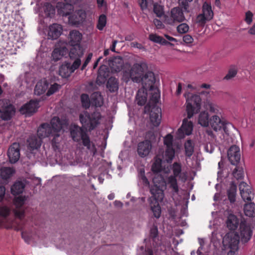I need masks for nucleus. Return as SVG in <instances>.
I'll list each match as a JSON object with an SVG mask.
<instances>
[{
  "instance_id": "1",
  "label": "nucleus",
  "mask_w": 255,
  "mask_h": 255,
  "mask_svg": "<svg viewBox=\"0 0 255 255\" xmlns=\"http://www.w3.org/2000/svg\"><path fill=\"white\" fill-rule=\"evenodd\" d=\"M67 124V121L60 119L58 117H54L50 121V124L45 123L42 124L38 128L37 134L42 137H51V145L54 150L59 147L61 140V131L62 128Z\"/></svg>"
},
{
  "instance_id": "2",
  "label": "nucleus",
  "mask_w": 255,
  "mask_h": 255,
  "mask_svg": "<svg viewBox=\"0 0 255 255\" xmlns=\"http://www.w3.org/2000/svg\"><path fill=\"white\" fill-rule=\"evenodd\" d=\"M87 129L84 127H80L74 124L71 125L69 130L70 135L73 141L78 142L82 140V144L88 150L95 153L96 149L94 144L90 140Z\"/></svg>"
},
{
  "instance_id": "3",
  "label": "nucleus",
  "mask_w": 255,
  "mask_h": 255,
  "mask_svg": "<svg viewBox=\"0 0 255 255\" xmlns=\"http://www.w3.org/2000/svg\"><path fill=\"white\" fill-rule=\"evenodd\" d=\"M102 115L100 112L95 111L92 113L84 111L79 115V120L83 127L90 131L95 129L100 124Z\"/></svg>"
},
{
  "instance_id": "4",
  "label": "nucleus",
  "mask_w": 255,
  "mask_h": 255,
  "mask_svg": "<svg viewBox=\"0 0 255 255\" xmlns=\"http://www.w3.org/2000/svg\"><path fill=\"white\" fill-rule=\"evenodd\" d=\"M186 100V112L187 118H191L194 114L198 113L201 108V99L198 95H192L189 92L184 93Z\"/></svg>"
},
{
  "instance_id": "5",
  "label": "nucleus",
  "mask_w": 255,
  "mask_h": 255,
  "mask_svg": "<svg viewBox=\"0 0 255 255\" xmlns=\"http://www.w3.org/2000/svg\"><path fill=\"white\" fill-rule=\"evenodd\" d=\"M214 17V12L211 4L206 1L202 6V12L196 18V23L199 26H204L207 22L210 21Z\"/></svg>"
},
{
  "instance_id": "6",
  "label": "nucleus",
  "mask_w": 255,
  "mask_h": 255,
  "mask_svg": "<svg viewBox=\"0 0 255 255\" xmlns=\"http://www.w3.org/2000/svg\"><path fill=\"white\" fill-rule=\"evenodd\" d=\"M253 230L251 224L245 220L242 221L240 224L239 237L243 243H248L251 239Z\"/></svg>"
},
{
  "instance_id": "7",
  "label": "nucleus",
  "mask_w": 255,
  "mask_h": 255,
  "mask_svg": "<svg viewBox=\"0 0 255 255\" xmlns=\"http://www.w3.org/2000/svg\"><path fill=\"white\" fill-rule=\"evenodd\" d=\"M145 110H150V121L154 127H158L161 122V109L157 106L150 107L149 104L145 106Z\"/></svg>"
},
{
  "instance_id": "8",
  "label": "nucleus",
  "mask_w": 255,
  "mask_h": 255,
  "mask_svg": "<svg viewBox=\"0 0 255 255\" xmlns=\"http://www.w3.org/2000/svg\"><path fill=\"white\" fill-rule=\"evenodd\" d=\"M139 83H142L143 88L146 90L152 91L154 89V85L155 82L154 74L151 71H148L142 75L141 77H138Z\"/></svg>"
},
{
  "instance_id": "9",
  "label": "nucleus",
  "mask_w": 255,
  "mask_h": 255,
  "mask_svg": "<svg viewBox=\"0 0 255 255\" xmlns=\"http://www.w3.org/2000/svg\"><path fill=\"white\" fill-rule=\"evenodd\" d=\"M39 108V101L31 100L21 107L19 112L22 115H26L30 116L36 113Z\"/></svg>"
},
{
  "instance_id": "10",
  "label": "nucleus",
  "mask_w": 255,
  "mask_h": 255,
  "mask_svg": "<svg viewBox=\"0 0 255 255\" xmlns=\"http://www.w3.org/2000/svg\"><path fill=\"white\" fill-rule=\"evenodd\" d=\"M170 16L171 19L167 20V23L170 25H173L175 22H181L185 19L182 9L179 7H175L171 9Z\"/></svg>"
},
{
  "instance_id": "11",
  "label": "nucleus",
  "mask_w": 255,
  "mask_h": 255,
  "mask_svg": "<svg viewBox=\"0 0 255 255\" xmlns=\"http://www.w3.org/2000/svg\"><path fill=\"white\" fill-rule=\"evenodd\" d=\"M193 123L185 119L183 120L182 125L177 132V135L179 138H183L185 135H189L191 134L193 130Z\"/></svg>"
},
{
  "instance_id": "12",
  "label": "nucleus",
  "mask_w": 255,
  "mask_h": 255,
  "mask_svg": "<svg viewBox=\"0 0 255 255\" xmlns=\"http://www.w3.org/2000/svg\"><path fill=\"white\" fill-rule=\"evenodd\" d=\"M151 148L152 144L150 140L145 139L138 143L137 147V154L141 157H145L149 154Z\"/></svg>"
},
{
  "instance_id": "13",
  "label": "nucleus",
  "mask_w": 255,
  "mask_h": 255,
  "mask_svg": "<svg viewBox=\"0 0 255 255\" xmlns=\"http://www.w3.org/2000/svg\"><path fill=\"white\" fill-rule=\"evenodd\" d=\"M228 157L231 163L237 165L240 160L241 153L239 146L234 145L231 146L228 151Z\"/></svg>"
},
{
  "instance_id": "14",
  "label": "nucleus",
  "mask_w": 255,
  "mask_h": 255,
  "mask_svg": "<svg viewBox=\"0 0 255 255\" xmlns=\"http://www.w3.org/2000/svg\"><path fill=\"white\" fill-rule=\"evenodd\" d=\"M7 156L9 162L11 163L16 162L20 157V148L18 143L14 142L9 147L7 151Z\"/></svg>"
},
{
  "instance_id": "15",
  "label": "nucleus",
  "mask_w": 255,
  "mask_h": 255,
  "mask_svg": "<svg viewBox=\"0 0 255 255\" xmlns=\"http://www.w3.org/2000/svg\"><path fill=\"white\" fill-rule=\"evenodd\" d=\"M63 27L61 24L53 23L49 26L47 31V37L49 39H57L61 35Z\"/></svg>"
},
{
  "instance_id": "16",
  "label": "nucleus",
  "mask_w": 255,
  "mask_h": 255,
  "mask_svg": "<svg viewBox=\"0 0 255 255\" xmlns=\"http://www.w3.org/2000/svg\"><path fill=\"white\" fill-rule=\"evenodd\" d=\"M239 190L242 198L244 201L250 202L254 199V194L246 182H242L239 184Z\"/></svg>"
},
{
  "instance_id": "17",
  "label": "nucleus",
  "mask_w": 255,
  "mask_h": 255,
  "mask_svg": "<svg viewBox=\"0 0 255 255\" xmlns=\"http://www.w3.org/2000/svg\"><path fill=\"white\" fill-rule=\"evenodd\" d=\"M86 17L85 10L79 9L76 10L69 16V21L73 25H78L82 23Z\"/></svg>"
},
{
  "instance_id": "18",
  "label": "nucleus",
  "mask_w": 255,
  "mask_h": 255,
  "mask_svg": "<svg viewBox=\"0 0 255 255\" xmlns=\"http://www.w3.org/2000/svg\"><path fill=\"white\" fill-rule=\"evenodd\" d=\"M109 65L112 71L119 72L122 70L124 66V61L121 56H115L111 58L109 61Z\"/></svg>"
},
{
  "instance_id": "19",
  "label": "nucleus",
  "mask_w": 255,
  "mask_h": 255,
  "mask_svg": "<svg viewBox=\"0 0 255 255\" xmlns=\"http://www.w3.org/2000/svg\"><path fill=\"white\" fill-rule=\"evenodd\" d=\"M15 112V108L12 105H6L2 107V109H0V117L4 121L10 120Z\"/></svg>"
},
{
  "instance_id": "20",
  "label": "nucleus",
  "mask_w": 255,
  "mask_h": 255,
  "mask_svg": "<svg viewBox=\"0 0 255 255\" xmlns=\"http://www.w3.org/2000/svg\"><path fill=\"white\" fill-rule=\"evenodd\" d=\"M150 192L152 196L149 198V201H160L164 197L163 190L156 184L151 187Z\"/></svg>"
},
{
  "instance_id": "21",
  "label": "nucleus",
  "mask_w": 255,
  "mask_h": 255,
  "mask_svg": "<svg viewBox=\"0 0 255 255\" xmlns=\"http://www.w3.org/2000/svg\"><path fill=\"white\" fill-rule=\"evenodd\" d=\"M66 4L63 5L61 11L63 16H67L70 14L71 11L73 10V5L80 4L82 0H64Z\"/></svg>"
},
{
  "instance_id": "22",
  "label": "nucleus",
  "mask_w": 255,
  "mask_h": 255,
  "mask_svg": "<svg viewBox=\"0 0 255 255\" xmlns=\"http://www.w3.org/2000/svg\"><path fill=\"white\" fill-rule=\"evenodd\" d=\"M109 74V68L106 66L104 65L101 66L98 70L97 82L100 84L105 83Z\"/></svg>"
},
{
  "instance_id": "23",
  "label": "nucleus",
  "mask_w": 255,
  "mask_h": 255,
  "mask_svg": "<svg viewBox=\"0 0 255 255\" xmlns=\"http://www.w3.org/2000/svg\"><path fill=\"white\" fill-rule=\"evenodd\" d=\"M43 138L38 134L37 136H30L27 140L28 147L32 150L38 149L40 147Z\"/></svg>"
},
{
  "instance_id": "24",
  "label": "nucleus",
  "mask_w": 255,
  "mask_h": 255,
  "mask_svg": "<svg viewBox=\"0 0 255 255\" xmlns=\"http://www.w3.org/2000/svg\"><path fill=\"white\" fill-rule=\"evenodd\" d=\"M147 66L145 63L140 62L139 63H134L133 66L130 68V69L133 76L141 77L144 69L147 68Z\"/></svg>"
},
{
  "instance_id": "25",
  "label": "nucleus",
  "mask_w": 255,
  "mask_h": 255,
  "mask_svg": "<svg viewBox=\"0 0 255 255\" xmlns=\"http://www.w3.org/2000/svg\"><path fill=\"white\" fill-rule=\"evenodd\" d=\"M226 223L229 230L235 231L239 226V219L236 215L230 214L227 217Z\"/></svg>"
},
{
  "instance_id": "26",
  "label": "nucleus",
  "mask_w": 255,
  "mask_h": 255,
  "mask_svg": "<svg viewBox=\"0 0 255 255\" xmlns=\"http://www.w3.org/2000/svg\"><path fill=\"white\" fill-rule=\"evenodd\" d=\"M83 55V49L80 44L72 45V47L69 52V55L71 59L80 58Z\"/></svg>"
},
{
  "instance_id": "27",
  "label": "nucleus",
  "mask_w": 255,
  "mask_h": 255,
  "mask_svg": "<svg viewBox=\"0 0 255 255\" xmlns=\"http://www.w3.org/2000/svg\"><path fill=\"white\" fill-rule=\"evenodd\" d=\"M177 178L174 176L169 175L166 178V184L168 185L172 192L175 194H177L179 190Z\"/></svg>"
},
{
  "instance_id": "28",
  "label": "nucleus",
  "mask_w": 255,
  "mask_h": 255,
  "mask_svg": "<svg viewBox=\"0 0 255 255\" xmlns=\"http://www.w3.org/2000/svg\"><path fill=\"white\" fill-rule=\"evenodd\" d=\"M163 155L158 154L156 155L154 158V161L152 165V171L154 173H159L162 170V164L163 162H165L162 158Z\"/></svg>"
},
{
  "instance_id": "29",
  "label": "nucleus",
  "mask_w": 255,
  "mask_h": 255,
  "mask_svg": "<svg viewBox=\"0 0 255 255\" xmlns=\"http://www.w3.org/2000/svg\"><path fill=\"white\" fill-rule=\"evenodd\" d=\"M209 124L212 128L215 131L221 129L224 126V122L217 116H213L210 119Z\"/></svg>"
},
{
  "instance_id": "30",
  "label": "nucleus",
  "mask_w": 255,
  "mask_h": 255,
  "mask_svg": "<svg viewBox=\"0 0 255 255\" xmlns=\"http://www.w3.org/2000/svg\"><path fill=\"white\" fill-rule=\"evenodd\" d=\"M73 73L71 69L70 63L65 62L59 67V74L63 78H68Z\"/></svg>"
},
{
  "instance_id": "31",
  "label": "nucleus",
  "mask_w": 255,
  "mask_h": 255,
  "mask_svg": "<svg viewBox=\"0 0 255 255\" xmlns=\"http://www.w3.org/2000/svg\"><path fill=\"white\" fill-rule=\"evenodd\" d=\"M82 38V34L78 30H73L69 34L70 43L71 45L80 44Z\"/></svg>"
},
{
  "instance_id": "32",
  "label": "nucleus",
  "mask_w": 255,
  "mask_h": 255,
  "mask_svg": "<svg viewBox=\"0 0 255 255\" xmlns=\"http://www.w3.org/2000/svg\"><path fill=\"white\" fill-rule=\"evenodd\" d=\"M119 87V82L117 78L111 77L108 80L107 88L111 93L118 91Z\"/></svg>"
},
{
  "instance_id": "33",
  "label": "nucleus",
  "mask_w": 255,
  "mask_h": 255,
  "mask_svg": "<svg viewBox=\"0 0 255 255\" xmlns=\"http://www.w3.org/2000/svg\"><path fill=\"white\" fill-rule=\"evenodd\" d=\"M49 83L47 81L38 82L34 88V93L37 95L44 94L48 89Z\"/></svg>"
},
{
  "instance_id": "34",
  "label": "nucleus",
  "mask_w": 255,
  "mask_h": 255,
  "mask_svg": "<svg viewBox=\"0 0 255 255\" xmlns=\"http://www.w3.org/2000/svg\"><path fill=\"white\" fill-rule=\"evenodd\" d=\"M122 79L126 83L128 82L130 80L134 83H139V78L133 76L130 68L127 69L123 71Z\"/></svg>"
},
{
  "instance_id": "35",
  "label": "nucleus",
  "mask_w": 255,
  "mask_h": 255,
  "mask_svg": "<svg viewBox=\"0 0 255 255\" xmlns=\"http://www.w3.org/2000/svg\"><path fill=\"white\" fill-rule=\"evenodd\" d=\"M249 203H246L244 208V213L247 216L250 217H253L255 216V204L253 202H248Z\"/></svg>"
},
{
  "instance_id": "36",
  "label": "nucleus",
  "mask_w": 255,
  "mask_h": 255,
  "mask_svg": "<svg viewBox=\"0 0 255 255\" xmlns=\"http://www.w3.org/2000/svg\"><path fill=\"white\" fill-rule=\"evenodd\" d=\"M151 211L153 213V216L158 219L161 215V207L159 204V201H149Z\"/></svg>"
},
{
  "instance_id": "37",
  "label": "nucleus",
  "mask_w": 255,
  "mask_h": 255,
  "mask_svg": "<svg viewBox=\"0 0 255 255\" xmlns=\"http://www.w3.org/2000/svg\"><path fill=\"white\" fill-rule=\"evenodd\" d=\"M162 158L167 163H171L175 156V150L173 147H166L164 154Z\"/></svg>"
},
{
  "instance_id": "38",
  "label": "nucleus",
  "mask_w": 255,
  "mask_h": 255,
  "mask_svg": "<svg viewBox=\"0 0 255 255\" xmlns=\"http://www.w3.org/2000/svg\"><path fill=\"white\" fill-rule=\"evenodd\" d=\"M24 187V184L21 181L15 182L11 188L12 194L16 195L22 193Z\"/></svg>"
},
{
  "instance_id": "39",
  "label": "nucleus",
  "mask_w": 255,
  "mask_h": 255,
  "mask_svg": "<svg viewBox=\"0 0 255 255\" xmlns=\"http://www.w3.org/2000/svg\"><path fill=\"white\" fill-rule=\"evenodd\" d=\"M136 100L138 105H144L147 101V93L142 90H138L136 94Z\"/></svg>"
},
{
  "instance_id": "40",
  "label": "nucleus",
  "mask_w": 255,
  "mask_h": 255,
  "mask_svg": "<svg viewBox=\"0 0 255 255\" xmlns=\"http://www.w3.org/2000/svg\"><path fill=\"white\" fill-rule=\"evenodd\" d=\"M210 119L209 115L207 112H201L199 116L198 123L203 127H208L209 125Z\"/></svg>"
},
{
  "instance_id": "41",
  "label": "nucleus",
  "mask_w": 255,
  "mask_h": 255,
  "mask_svg": "<svg viewBox=\"0 0 255 255\" xmlns=\"http://www.w3.org/2000/svg\"><path fill=\"white\" fill-rule=\"evenodd\" d=\"M171 169L173 174L170 176H174L176 177L182 179L181 177L182 165L181 163L177 162H174L172 165Z\"/></svg>"
},
{
  "instance_id": "42",
  "label": "nucleus",
  "mask_w": 255,
  "mask_h": 255,
  "mask_svg": "<svg viewBox=\"0 0 255 255\" xmlns=\"http://www.w3.org/2000/svg\"><path fill=\"white\" fill-rule=\"evenodd\" d=\"M149 39L150 40L155 43H159L163 45H166L170 44L169 42L164 39L162 37L156 34L151 33L149 34Z\"/></svg>"
},
{
  "instance_id": "43",
  "label": "nucleus",
  "mask_w": 255,
  "mask_h": 255,
  "mask_svg": "<svg viewBox=\"0 0 255 255\" xmlns=\"http://www.w3.org/2000/svg\"><path fill=\"white\" fill-rule=\"evenodd\" d=\"M237 192V186L232 182L229 189L228 190V197L231 203H234L236 201Z\"/></svg>"
},
{
  "instance_id": "44",
  "label": "nucleus",
  "mask_w": 255,
  "mask_h": 255,
  "mask_svg": "<svg viewBox=\"0 0 255 255\" xmlns=\"http://www.w3.org/2000/svg\"><path fill=\"white\" fill-rule=\"evenodd\" d=\"M14 172L13 169L10 167H3L0 170V176L3 179H7L12 175Z\"/></svg>"
},
{
  "instance_id": "45",
  "label": "nucleus",
  "mask_w": 255,
  "mask_h": 255,
  "mask_svg": "<svg viewBox=\"0 0 255 255\" xmlns=\"http://www.w3.org/2000/svg\"><path fill=\"white\" fill-rule=\"evenodd\" d=\"M185 155L190 157L194 152V144L191 140H187L184 144Z\"/></svg>"
},
{
  "instance_id": "46",
  "label": "nucleus",
  "mask_w": 255,
  "mask_h": 255,
  "mask_svg": "<svg viewBox=\"0 0 255 255\" xmlns=\"http://www.w3.org/2000/svg\"><path fill=\"white\" fill-rule=\"evenodd\" d=\"M153 10L157 17H161L164 14V6L158 2L153 3Z\"/></svg>"
},
{
  "instance_id": "47",
  "label": "nucleus",
  "mask_w": 255,
  "mask_h": 255,
  "mask_svg": "<svg viewBox=\"0 0 255 255\" xmlns=\"http://www.w3.org/2000/svg\"><path fill=\"white\" fill-rule=\"evenodd\" d=\"M43 9L44 13L48 17H51L55 12V7L52 4L48 2L44 3Z\"/></svg>"
},
{
  "instance_id": "48",
  "label": "nucleus",
  "mask_w": 255,
  "mask_h": 255,
  "mask_svg": "<svg viewBox=\"0 0 255 255\" xmlns=\"http://www.w3.org/2000/svg\"><path fill=\"white\" fill-rule=\"evenodd\" d=\"M107 23V16L104 14H101L98 18L97 28L99 30H103Z\"/></svg>"
},
{
  "instance_id": "49",
  "label": "nucleus",
  "mask_w": 255,
  "mask_h": 255,
  "mask_svg": "<svg viewBox=\"0 0 255 255\" xmlns=\"http://www.w3.org/2000/svg\"><path fill=\"white\" fill-rule=\"evenodd\" d=\"M81 101L83 108L86 109L89 108L91 103L88 94H82L81 95Z\"/></svg>"
},
{
  "instance_id": "50",
  "label": "nucleus",
  "mask_w": 255,
  "mask_h": 255,
  "mask_svg": "<svg viewBox=\"0 0 255 255\" xmlns=\"http://www.w3.org/2000/svg\"><path fill=\"white\" fill-rule=\"evenodd\" d=\"M233 175L237 180L242 179L244 177L243 168L236 166L233 172Z\"/></svg>"
},
{
  "instance_id": "51",
  "label": "nucleus",
  "mask_w": 255,
  "mask_h": 255,
  "mask_svg": "<svg viewBox=\"0 0 255 255\" xmlns=\"http://www.w3.org/2000/svg\"><path fill=\"white\" fill-rule=\"evenodd\" d=\"M61 88V86L55 83L54 84L51 85L50 87L47 89V92L46 93V95L47 96H50L58 91V90Z\"/></svg>"
},
{
  "instance_id": "52",
  "label": "nucleus",
  "mask_w": 255,
  "mask_h": 255,
  "mask_svg": "<svg viewBox=\"0 0 255 255\" xmlns=\"http://www.w3.org/2000/svg\"><path fill=\"white\" fill-rule=\"evenodd\" d=\"M237 73V68L235 66H232L228 71V73L224 77L226 80H230L234 77Z\"/></svg>"
},
{
  "instance_id": "53",
  "label": "nucleus",
  "mask_w": 255,
  "mask_h": 255,
  "mask_svg": "<svg viewBox=\"0 0 255 255\" xmlns=\"http://www.w3.org/2000/svg\"><path fill=\"white\" fill-rule=\"evenodd\" d=\"M160 92L158 90L157 92L153 93L150 98V101L152 102V106L151 107L156 106V104L158 102L160 99Z\"/></svg>"
},
{
  "instance_id": "54",
  "label": "nucleus",
  "mask_w": 255,
  "mask_h": 255,
  "mask_svg": "<svg viewBox=\"0 0 255 255\" xmlns=\"http://www.w3.org/2000/svg\"><path fill=\"white\" fill-rule=\"evenodd\" d=\"M189 26L185 23H182L180 24L177 27V31L178 32L181 34H183L187 32L189 30Z\"/></svg>"
},
{
  "instance_id": "55",
  "label": "nucleus",
  "mask_w": 255,
  "mask_h": 255,
  "mask_svg": "<svg viewBox=\"0 0 255 255\" xmlns=\"http://www.w3.org/2000/svg\"><path fill=\"white\" fill-rule=\"evenodd\" d=\"M164 144L166 147H173V136L168 134L164 138Z\"/></svg>"
},
{
  "instance_id": "56",
  "label": "nucleus",
  "mask_w": 255,
  "mask_h": 255,
  "mask_svg": "<svg viewBox=\"0 0 255 255\" xmlns=\"http://www.w3.org/2000/svg\"><path fill=\"white\" fill-rule=\"evenodd\" d=\"M139 178L144 185L146 186H148L149 185V182L145 175L144 170H140L139 172Z\"/></svg>"
},
{
  "instance_id": "57",
  "label": "nucleus",
  "mask_w": 255,
  "mask_h": 255,
  "mask_svg": "<svg viewBox=\"0 0 255 255\" xmlns=\"http://www.w3.org/2000/svg\"><path fill=\"white\" fill-rule=\"evenodd\" d=\"M74 59L75 61L73 64H70L71 69L72 70L73 72L79 67L81 63L80 58H76Z\"/></svg>"
},
{
  "instance_id": "58",
  "label": "nucleus",
  "mask_w": 255,
  "mask_h": 255,
  "mask_svg": "<svg viewBox=\"0 0 255 255\" xmlns=\"http://www.w3.org/2000/svg\"><path fill=\"white\" fill-rule=\"evenodd\" d=\"M206 109L211 113H217L218 112L217 106L212 103L208 102L207 104Z\"/></svg>"
},
{
  "instance_id": "59",
  "label": "nucleus",
  "mask_w": 255,
  "mask_h": 255,
  "mask_svg": "<svg viewBox=\"0 0 255 255\" xmlns=\"http://www.w3.org/2000/svg\"><path fill=\"white\" fill-rule=\"evenodd\" d=\"M9 209L6 206L1 207L0 208V216L3 217H6L9 214Z\"/></svg>"
},
{
  "instance_id": "60",
  "label": "nucleus",
  "mask_w": 255,
  "mask_h": 255,
  "mask_svg": "<svg viewBox=\"0 0 255 255\" xmlns=\"http://www.w3.org/2000/svg\"><path fill=\"white\" fill-rule=\"evenodd\" d=\"M60 50H59L58 48H55L52 52V56L54 61H57L60 60Z\"/></svg>"
},
{
  "instance_id": "61",
  "label": "nucleus",
  "mask_w": 255,
  "mask_h": 255,
  "mask_svg": "<svg viewBox=\"0 0 255 255\" xmlns=\"http://www.w3.org/2000/svg\"><path fill=\"white\" fill-rule=\"evenodd\" d=\"M14 201L16 206L20 208L23 205L25 202V199L22 196H19L15 199Z\"/></svg>"
},
{
  "instance_id": "62",
  "label": "nucleus",
  "mask_w": 255,
  "mask_h": 255,
  "mask_svg": "<svg viewBox=\"0 0 255 255\" xmlns=\"http://www.w3.org/2000/svg\"><path fill=\"white\" fill-rule=\"evenodd\" d=\"M253 14L250 11H248L246 13V17L245 20L248 24H250L253 21Z\"/></svg>"
},
{
  "instance_id": "63",
  "label": "nucleus",
  "mask_w": 255,
  "mask_h": 255,
  "mask_svg": "<svg viewBox=\"0 0 255 255\" xmlns=\"http://www.w3.org/2000/svg\"><path fill=\"white\" fill-rule=\"evenodd\" d=\"M93 56V54L92 53H90L88 54V56L86 57V59L85 61H84V63L83 64L81 70H83L85 69V68L87 67L89 63L91 60V59Z\"/></svg>"
},
{
  "instance_id": "64",
  "label": "nucleus",
  "mask_w": 255,
  "mask_h": 255,
  "mask_svg": "<svg viewBox=\"0 0 255 255\" xmlns=\"http://www.w3.org/2000/svg\"><path fill=\"white\" fill-rule=\"evenodd\" d=\"M153 23L157 29H163L165 27L162 22L157 18L154 19Z\"/></svg>"
}]
</instances>
